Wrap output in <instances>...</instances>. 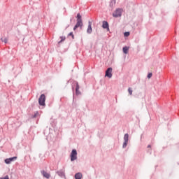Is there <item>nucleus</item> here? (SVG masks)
I'll list each match as a JSON object with an SVG mask.
<instances>
[{
  "mask_svg": "<svg viewBox=\"0 0 179 179\" xmlns=\"http://www.w3.org/2000/svg\"><path fill=\"white\" fill-rule=\"evenodd\" d=\"M128 92H129V94H130V96H132V89L131 87H129L128 89Z\"/></svg>",
  "mask_w": 179,
  "mask_h": 179,
  "instance_id": "15",
  "label": "nucleus"
},
{
  "mask_svg": "<svg viewBox=\"0 0 179 179\" xmlns=\"http://www.w3.org/2000/svg\"><path fill=\"white\" fill-rule=\"evenodd\" d=\"M129 50V48L128 47H124L123 48V52H124V54H128Z\"/></svg>",
  "mask_w": 179,
  "mask_h": 179,
  "instance_id": "11",
  "label": "nucleus"
},
{
  "mask_svg": "<svg viewBox=\"0 0 179 179\" xmlns=\"http://www.w3.org/2000/svg\"><path fill=\"white\" fill-rule=\"evenodd\" d=\"M1 41H4L6 43H8V39L6 38L4 40L3 38L1 39Z\"/></svg>",
  "mask_w": 179,
  "mask_h": 179,
  "instance_id": "21",
  "label": "nucleus"
},
{
  "mask_svg": "<svg viewBox=\"0 0 179 179\" xmlns=\"http://www.w3.org/2000/svg\"><path fill=\"white\" fill-rule=\"evenodd\" d=\"M152 73H148V79H150V78H152Z\"/></svg>",
  "mask_w": 179,
  "mask_h": 179,
  "instance_id": "19",
  "label": "nucleus"
},
{
  "mask_svg": "<svg viewBox=\"0 0 179 179\" xmlns=\"http://www.w3.org/2000/svg\"><path fill=\"white\" fill-rule=\"evenodd\" d=\"M124 37H128L129 36V32H125L124 34Z\"/></svg>",
  "mask_w": 179,
  "mask_h": 179,
  "instance_id": "18",
  "label": "nucleus"
},
{
  "mask_svg": "<svg viewBox=\"0 0 179 179\" xmlns=\"http://www.w3.org/2000/svg\"><path fill=\"white\" fill-rule=\"evenodd\" d=\"M69 27V25L67 26V27Z\"/></svg>",
  "mask_w": 179,
  "mask_h": 179,
  "instance_id": "23",
  "label": "nucleus"
},
{
  "mask_svg": "<svg viewBox=\"0 0 179 179\" xmlns=\"http://www.w3.org/2000/svg\"><path fill=\"white\" fill-rule=\"evenodd\" d=\"M127 145H128V141H124L123 143V148H127Z\"/></svg>",
  "mask_w": 179,
  "mask_h": 179,
  "instance_id": "16",
  "label": "nucleus"
},
{
  "mask_svg": "<svg viewBox=\"0 0 179 179\" xmlns=\"http://www.w3.org/2000/svg\"><path fill=\"white\" fill-rule=\"evenodd\" d=\"M122 13V9L118 8L113 13L114 17H120Z\"/></svg>",
  "mask_w": 179,
  "mask_h": 179,
  "instance_id": "4",
  "label": "nucleus"
},
{
  "mask_svg": "<svg viewBox=\"0 0 179 179\" xmlns=\"http://www.w3.org/2000/svg\"><path fill=\"white\" fill-rule=\"evenodd\" d=\"M76 179H81L82 178V173H78L75 175Z\"/></svg>",
  "mask_w": 179,
  "mask_h": 179,
  "instance_id": "10",
  "label": "nucleus"
},
{
  "mask_svg": "<svg viewBox=\"0 0 179 179\" xmlns=\"http://www.w3.org/2000/svg\"><path fill=\"white\" fill-rule=\"evenodd\" d=\"M78 159V152L76 150H73L71 154V161L74 162Z\"/></svg>",
  "mask_w": 179,
  "mask_h": 179,
  "instance_id": "2",
  "label": "nucleus"
},
{
  "mask_svg": "<svg viewBox=\"0 0 179 179\" xmlns=\"http://www.w3.org/2000/svg\"><path fill=\"white\" fill-rule=\"evenodd\" d=\"M83 26V22H82V20H77V23L75 25L73 30H76L78 27H81Z\"/></svg>",
  "mask_w": 179,
  "mask_h": 179,
  "instance_id": "5",
  "label": "nucleus"
},
{
  "mask_svg": "<svg viewBox=\"0 0 179 179\" xmlns=\"http://www.w3.org/2000/svg\"><path fill=\"white\" fill-rule=\"evenodd\" d=\"M92 31V22H89V24H88V28L87 29V32L88 33V34H90Z\"/></svg>",
  "mask_w": 179,
  "mask_h": 179,
  "instance_id": "8",
  "label": "nucleus"
},
{
  "mask_svg": "<svg viewBox=\"0 0 179 179\" xmlns=\"http://www.w3.org/2000/svg\"><path fill=\"white\" fill-rule=\"evenodd\" d=\"M77 20H82V16L80 13L77 15Z\"/></svg>",
  "mask_w": 179,
  "mask_h": 179,
  "instance_id": "14",
  "label": "nucleus"
},
{
  "mask_svg": "<svg viewBox=\"0 0 179 179\" xmlns=\"http://www.w3.org/2000/svg\"><path fill=\"white\" fill-rule=\"evenodd\" d=\"M43 176L45 177V178H50V175L48 174V173L43 171Z\"/></svg>",
  "mask_w": 179,
  "mask_h": 179,
  "instance_id": "13",
  "label": "nucleus"
},
{
  "mask_svg": "<svg viewBox=\"0 0 179 179\" xmlns=\"http://www.w3.org/2000/svg\"><path fill=\"white\" fill-rule=\"evenodd\" d=\"M79 89H80V87H79V83H76V94H80V92H79Z\"/></svg>",
  "mask_w": 179,
  "mask_h": 179,
  "instance_id": "9",
  "label": "nucleus"
},
{
  "mask_svg": "<svg viewBox=\"0 0 179 179\" xmlns=\"http://www.w3.org/2000/svg\"><path fill=\"white\" fill-rule=\"evenodd\" d=\"M0 179H9V176H6L5 177L0 178Z\"/></svg>",
  "mask_w": 179,
  "mask_h": 179,
  "instance_id": "20",
  "label": "nucleus"
},
{
  "mask_svg": "<svg viewBox=\"0 0 179 179\" xmlns=\"http://www.w3.org/2000/svg\"><path fill=\"white\" fill-rule=\"evenodd\" d=\"M16 159H17V157H13L11 158H8L5 159V164H10V163H12V162H13L14 160H16Z\"/></svg>",
  "mask_w": 179,
  "mask_h": 179,
  "instance_id": "6",
  "label": "nucleus"
},
{
  "mask_svg": "<svg viewBox=\"0 0 179 179\" xmlns=\"http://www.w3.org/2000/svg\"><path fill=\"white\" fill-rule=\"evenodd\" d=\"M103 29H106L107 31H110V27L108 26V22L106 21L103 22V25H102Z\"/></svg>",
  "mask_w": 179,
  "mask_h": 179,
  "instance_id": "7",
  "label": "nucleus"
},
{
  "mask_svg": "<svg viewBox=\"0 0 179 179\" xmlns=\"http://www.w3.org/2000/svg\"><path fill=\"white\" fill-rule=\"evenodd\" d=\"M69 36H71L72 38H75V36H73V32H70L69 34Z\"/></svg>",
  "mask_w": 179,
  "mask_h": 179,
  "instance_id": "17",
  "label": "nucleus"
},
{
  "mask_svg": "<svg viewBox=\"0 0 179 179\" xmlns=\"http://www.w3.org/2000/svg\"><path fill=\"white\" fill-rule=\"evenodd\" d=\"M148 148H151L150 145H148Z\"/></svg>",
  "mask_w": 179,
  "mask_h": 179,
  "instance_id": "22",
  "label": "nucleus"
},
{
  "mask_svg": "<svg viewBox=\"0 0 179 179\" xmlns=\"http://www.w3.org/2000/svg\"><path fill=\"white\" fill-rule=\"evenodd\" d=\"M105 76L109 78V79H110V78H113V69L111 67H109L106 70Z\"/></svg>",
  "mask_w": 179,
  "mask_h": 179,
  "instance_id": "3",
  "label": "nucleus"
},
{
  "mask_svg": "<svg viewBox=\"0 0 179 179\" xmlns=\"http://www.w3.org/2000/svg\"><path fill=\"white\" fill-rule=\"evenodd\" d=\"M129 138V135H128V134H124V141L126 142H128Z\"/></svg>",
  "mask_w": 179,
  "mask_h": 179,
  "instance_id": "12",
  "label": "nucleus"
},
{
  "mask_svg": "<svg viewBox=\"0 0 179 179\" xmlns=\"http://www.w3.org/2000/svg\"><path fill=\"white\" fill-rule=\"evenodd\" d=\"M38 103L41 106H45V95L44 94H42L39 99H38Z\"/></svg>",
  "mask_w": 179,
  "mask_h": 179,
  "instance_id": "1",
  "label": "nucleus"
}]
</instances>
